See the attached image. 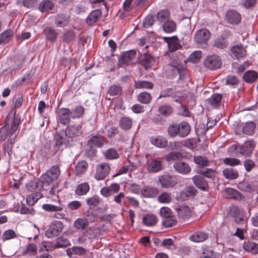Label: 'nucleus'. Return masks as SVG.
<instances>
[{
    "label": "nucleus",
    "mask_w": 258,
    "mask_h": 258,
    "mask_svg": "<svg viewBox=\"0 0 258 258\" xmlns=\"http://www.w3.org/2000/svg\"><path fill=\"white\" fill-rule=\"evenodd\" d=\"M20 122V118L15 115V112H13L12 111L10 112L7 116V124H9L11 123V128L9 133L10 134V138L8 141V145H11L13 146L17 136L16 132L18 129Z\"/></svg>",
    "instance_id": "obj_1"
},
{
    "label": "nucleus",
    "mask_w": 258,
    "mask_h": 258,
    "mask_svg": "<svg viewBox=\"0 0 258 258\" xmlns=\"http://www.w3.org/2000/svg\"><path fill=\"white\" fill-rule=\"evenodd\" d=\"M211 36V34L209 30L205 28L200 29L196 31L194 40L197 44L203 46L207 44Z\"/></svg>",
    "instance_id": "obj_2"
},
{
    "label": "nucleus",
    "mask_w": 258,
    "mask_h": 258,
    "mask_svg": "<svg viewBox=\"0 0 258 258\" xmlns=\"http://www.w3.org/2000/svg\"><path fill=\"white\" fill-rule=\"evenodd\" d=\"M57 205H54L49 204H43L42 206V209L48 212H55L54 217L56 219H64L66 214L62 212L63 210V205L61 204L60 201L59 200Z\"/></svg>",
    "instance_id": "obj_3"
},
{
    "label": "nucleus",
    "mask_w": 258,
    "mask_h": 258,
    "mask_svg": "<svg viewBox=\"0 0 258 258\" xmlns=\"http://www.w3.org/2000/svg\"><path fill=\"white\" fill-rule=\"evenodd\" d=\"M63 224L59 221H55L50 224L48 229L45 231V236L49 238L57 236L63 229Z\"/></svg>",
    "instance_id": "obj_4"
},
{
    "label": "nucleus",
    "mask_w": 258,
    "mask_h": 258,
    "mask_svg": "<svg viewBox=\"0 0 258 258\" xmlns=\"http://www.w3.org/2000/svg\"><path fill=\"white\" fill-rule=\"evenodd\" d=\"M159 181L161 187L165 188H170L174 187L178 182L176 176L164 174L158 177Z\"/></svg>",
    "instance_id": "obj_5"
},
{
    "label": "nucleus",
    "mask_w": 258,
    "mask_h": 258,
    "mask_svg": "<svg viewBox=\"0 0 258 258\" xmlns=\"http://www.w3.org/2000/svg\"><path fill=\"white\" fill-rule=\"evenodd\" d=\"M222 60L220 57L216 55L208 56L204 61V66L207 68L214 70L220 68Z\"/></svg>",
    "instance_id": "obj_6"
},
{
    "label": "nucleus",
    "mask_w": 258,
    "mask_h": 258,
    "mask_svg": "<svg viewBox=\"0 0 258 258\" xmlns=\"http://www.w3.org/2000/svg\"><path fill=\"white\" fill-rule=\"evenodd\" d=\"M110 170V166L108 164H100L96 167L95 178L97 180H103L108 174Z\"/></svg>",
    "instance_id": "obj_7"
},
{
    "label": "nucleus",
    "mask_w": 258,
    "mask_h": 258,
    "mask_svg": "<svg viewBox=\"0 0 258 258\" xmlns=\"http://www.w3.org/2000/svg\"><path fill=\"white\" fill-rule=\"evenodd\" d=\"M229 214L233 218L234 221L237 224H240L244 221V212L237 206H231L229 211Z\"/></svg>",
    "instance_id": "obj_8"
},
{
    "label": "nucleus",
    "mask_w": 258,
    "mask_h": 258,
    "mask_svg": "<svg viewBox=\"0 0 258 258\" xmlns=\"http://www.w3.org/2000/svg\"><path fill=\"white\" fill-rule=\"evenodd\" d=\"M182 97V96L180 92L176 91L173 88H167L161 92L159 98L172 97L175 101L178 102V98Z\"/></svg>",
    "instance_id": "obj_9"
},
{
    "label": "nucleus",
    "mask_w": 258,
    "mask_h": 258,
    "mask_svg": "<svg viewBox=\"0 0 258 258\" xmlns=\"http://www.w3.org/2000/svg\"><path fill=\"white\" fill-rule=\"evenodd\" d=\"M57 114L60 122L64 125L68 124L71 117V110L67 108H59Z\"/></svg>",
    "instance_id": "obj_10"
},
{
    "label": "nucleus",
    "mask_w": 258,
    "mask_h": 258,
    "mask_svg": "<svg viewBox=\"0 0 258 258\" xmlns=\"http://www.w3.org/2000/svg\"><path fill=\"white\" fill-rule=\"evenodd\" d=\"M255 145V144L253 141L248 140L245 142L243 145L239 147V151L240 153L243 156H249L252 153Z\"/></svg>",
    "instance_id": "obj_11"
},
{
    "label": "nucleus",
    "mask_w": 258,
    "mask_h": 258,
    "mask_svg": "<svg viewBox=\"0 0 258 258\" xmlns=\"http://www.w3.org/2000/svg\"><path fill=\"white\" fill-rule=\"evenodd\" d=\"M238 187L239 189L246 192H251L257 190L258 187V183L256 181H243L238 184Z\"/></svg>",
    "instance_id": "obj_12"
},
{
    "label": "nucleus",
    "mask_w": 258,
    "mask_h": 258,
    "mask_svg": "<svg viewBox=\"0 0 258 258\" xmlns=\"http://www.w3.org/2000/svg\"><path fill=\"white\" fill-rule=\"evenodd\" d=\"M82 133V125L72 124L69 125L66 130V134L69 138H73L81 135Z\"/></svg>",
    "instance_id": "obj_13"
},
{
    "label": "nucleus",
    "mask_w": 258,
    "mask_h": 258,
    "mask_svg": "<svg viewBox=\"0 0 258 258\" xmlns=\"http://www.w3.org/2000/svg\"><path fill=\"white\" fill-rule=\"evenodd\" d=\"M136 57V51L132 50L123 53L119 59L120 66L127 65Z\"/></svg>",
    "instance_id": "obj_14"
},
{
    "label": "nucleus",
    "mask_w": 258,
    "mask_h": 258,
    "mask_svg": "<svg viewBox=\"0 0 258 258\" xmlns=\"http://www.w3.org/2000/svg\"><path fill=\"white\" fill-rule=\"evenodd\" d=\"M225 17L228 22L231 24H237L241 21L240 14L234 10L227 11Z\"/></svg>",
    "instance_id": "obj_15"
},
{
    "label": "nucleus",
    "mask_w": 258,
    "mask_h": 258,
    "mask_svg": "<svg viewBox=\"0 0 258 258\" xmlns=\"http://www.w3.org/2000/svg\"><path fill=\"white\" fill-rule=\"evenodd\" d=\"M232 55L236 58H244L246 56V51L241 44L233 46L231 48Z\"/></svg>",
    "instance_id": "obj_16"
},
{
    "label": "nucleus",
    "mask_w": 258,
    "mask_h": 258,
    "mask_svg": "<svg viewBox=\"0 0 258 258\" xmlns=\"http://www.w3.org/2000/svg\"><path fill=\"white\" fill-rule=\"evenodd\" d=\"M173 167L177 172L182 174H187L191 171L190 166L184 162H176L173 165Z\"/></svg>",
    "instance_id": "obj_17"
},
{
    "label": "nucleus",
    "mask_w": 258,
    "mask_h": 258,
    "mask_svg": "<svg viewBox=\"0 0 258 258\" xmlns=\"http://www.w3.org/2000/svg\"><path fill=\"white\" fill-rule=\"evenodd\" d=\"M179 217L183 220L189 218L191 216V210L189 207L181 205L175 209Z\"/></svg>",
    "instance_id": "obj_18"
},
{
    "label": "nucleus",
    "mask_w": 258,
    "mask_h": 258,
    "mask_svg": "<svg viewBox=\"0 0 258 258\" xmlns=\"http://www.w3.org/2000/svg\"><path fill=\"white\" fill-rule=\"evenodd\" d=\"M141 193L145 197L154 198L157 195L158 189L155 187L145 186L141 190Z\"/></svg>",
    "instance_id": "obj_19"
},
{
    "label": "nucleus",
    "mask_w": 258,
    "mask_h": 258,
    "mask_svg": "<svg viewBox=\"0 0 258 258\" xmlns=\"http://www.w3.org/2000/svg\"><path fill=\"white\" fill-rule=\"evenodd\" d=\"M104 144V139L100 135L94 136L88 141V145L91 148L93 147H101Z\"/></svg>",
    "instance_id": "obj_20"
},
{
    "label": "nucleus",
    "mask_w": 258,
    "mask_h": 258,
    "mask_svg": "<svg viewBox=\"0 0 258 258\" xmlns=\"http://www.w3.org/2000/svg\"><path fill=\"white\" fill-rule=\"evenodd\" d=\"M178 136L184 138L188 135L190 131V126L186 122H181L178 124Z\"/></svg>",
    "instance_id": "obj_21"
},
{
    "label": "nucleus",
    "mask_w": 258,
    "mask_h": 258,
    "mask_svg": "<svg viewBox=\"0 0 258 258\" xmlns=\"http://www.w3.org/2000/svg\"><path fill=\"white\" fill-rule=\"evenodd\" d=\"M150 142L153 145L160 148H165L167 145V140L160 136L151 137Z\"/></svg>",
    "instance_id": "obj_22"
},
{
    "label": "nucleus",
    "mask_w": 258,
    "mask_h": 258,
    "mask_svg": "<svg viewBox=\"0 0 258 258\" xmlns=\"http://www.w3.org/2000/svg\"><path fill=\"white\" fill-rule=\"evenodd\" d=\"M258 78V74L254 71H247L243 75V79L247 83H252Z\"/></svg>",
    "instance_id": "obj_23"
},
{
    "label": "nucleus",
    "mask_w": 258,
    "mask_h": 258,
    "mask_svg": "<svg viewBox=\"0 0 258 258\" xmlns=\"http://www.w3.org/2000/svg\"><path fill=\"white\" fill-rule=\"evenodd\" d=\"M89 223V221L87 218H79L74 221V226L77 230H83L87 227Z\"/></svg>",
    "instance_id": "obj_24"
},
{
    "label": "nucleus",
    "mask_w": 258,
    "mask_h": 258,
    "mask_svg": "<svg viewBox=\"0 0 258 258\" xmlns=\"http://www.w3.org/2000/svg\"><path fill=\"white\" fill-rule=\"evenodd\" d=\"M101 16V12L99 10L92 11L88 16L86 22L89 25L95 23Z\"/></svg>",
    "instance_id": "obj_25"
},
{
    "label": "nucleus",
    "mask_w": 258,
    "mask_h": 258,
    "mask_svg": "<svg viewBox=\"0 0 258 258\" xmlns=\"http://www.w3.org/2000/svg\"><path fill=\"white\" fill-rule=\"evenodd\" d=\"M162 169V162L158 160H153L148 166L149 172H157Z\"/></svg>",
    "instance_id": "obj_26"
},
{
    "label": "nucleus",
    "mask_w": 258,
    "mask_h": 258,
    "mask_svg": "<svg viewBox=\"0 0 258 258\" xmlns=\"http://www.w3.org/2000/svg\"><path fill=\"white\" fill-rule=\"evenodd\" d=\"M140 61L141 63L147 69L153 64L154 58L147 52H145L143 56L141 57Z\"/></svg>",
    "instance_id": "obj_27"
},
{
    "label": "nucleus",
    "mask_w": 258,
    "mask_h": 258,
    "mask_svg": "<svg viewBox=\"0 0 258 258\" xmlns=\"http://www.w3.org/2000/svg\"><path fill=\"white\" fill-rule=\"evenodd\" d=\"M223 174L226 179L230 180L235 179L238 177L237 171L231 168H227L224 169Z\"/></svg>",
    "instance_id": "obj_28"
},
{
    "label": "nucleus",
    "mask_w": 258,
    "mask_h": 258,
    "mask_svg": "<svg viewBox=\"0 0 258 258\" xmlns=\"http://www.w3.org/2000/svg\"><path fill=\"white\" fill-rule=\"evenodd\" d=\"M119 123L120 127L122 130H128L132 126L133 120L132 118L128 117L123 116L120 119Z\"/></svg>",
    "instance_id": "obj_29"
},
{
    "label": "nucleus",
    "mask_w": 258,
    "mask_h": 258,
    "mask_svg": "<svg viewBox=\"0 0 258 258\" xmlns=\"http://www.w3.org/2000/svg\"><path fill=\"white\" fill-rule=\"evenodd\" d=\"M142 221L146 226H152L156 224L157 219L154 215L146 214L143 217Z\"/></svg>",
    "instance_id": "obj_30"
},
{
    "label": "nucleus",
    "mask_w": 258,
    "mask_h": 258,
    "mask_svg": "<svg viewBox=\"0 0 258 258\" xmlns=\"http://www.w3.org/2000/svg\"><path fill=\"white\" fill-rule=\"evenodd\" d=\"M244 249L252 254L258 253V244L251 242L247 241L245 242L243 244Z\"/></svg>",
    "instance_id": "obj_31"
},
{
    "label": "nucleus",
    "mask_w": 258,
    "mask_h": 258,
    "mask_svg": "<svg viewBox=\"0 0 258 258\" xmlns=\"http://www.w3.org/2000/svg\"><path fill=\"white\" fill-rule=\"evenodd\" d=\"M192 180L197 187L203 190L206 189L208 185L207 182L204 180L202 176L196 175L192 177Z\"/></svg>",
    "instance_id": "obj_32"
},
{
    "label": "nucleus",
    "mask_w": 258,
    "mask_h": 258,
    "mask_svg": "<svg viewBox=\"0 0 258 258\" xmlns=\"http://www.w3.org/2000/svg\"><path fill=\"white\" fill-rule=\"evenodd\" d=\"M44 32L46 38L50 41H55L58 34L55 29L51 27L46 28L44 30Z\"/></svg>",
    "instance_id": "obj_33"
},
{
    "label": "nucleus",
    "mask_w": 258,
    "mask_h": 258,
    "mask_svg": "<svg viewBox=\"0 0 258 258\" xmlns=\"http://www.w3.org/2000/svg\"><path fill=\"white\" fill-rule=\"evenodd\" d=\"M41 184L39 179H35L28 183L26 187L27 190L30 191H33L35 190H40L42 188Z\"/></svg>",
    "instance_id": "obj_34"
},
{
    "label": "nucleus",
    "mask_w": 258,
    "mask_h": 258,
    "mask_svg": "<svg viewBox=\"0 0 258 258\" xmlns=\"http://www.w3.org/2000/svg\"><path fill=\"white\" fill-rule=\"evenodd\" d=\"M88 168V163L85 161L79 162L75 166V172L76 175L84 174Z\"/></svg>",
    "instance_id": "obj_35"
},
{
    "label": "nucleus",
    "mask_w": 258,
    "mask_h": 258,
    "mask_svg": "<svg viewBox=\"0 0 258 258\" xmlns=\"http://www.w3.org/2000/svg\"><path fill=\"white\" fill-rule=\"evenodd\" d=\"M14 35L13 30H7L0 34V44L8 42Z\"/></svg>",
    "instance_id": "obj_36"
},
{
    "label": "nucleus",
    "mask_w": 258,
    "mask_h": 258,
    "mask_svg": "<svg viewBox=\"0 0 258 258\" xmlns=\"http://www.w3.org/2000/svg\"><path fill=\"white\" fill-rule=\"evenodd\" d=\"M208 235L204 232H196L190 236V239L195 242H201L206 240Z\"/></svg>",
    "instance_id": "obj_37"
},
{
    "label": "nucleus",
    "mask_w": 258,
    "mask_h": 258,
    "mask_svg": "<svg viewBox=\"0 0 258 258\" xmlns=\"http://www.w3.org/2000/svg\"><path fill=\"white\" fill-rule=\"evenodd\" d=\"M42 197V195L40 192H36L35 193L32 194L27 196L26 198L27 203L30 206H33Z\"/></svg>",
    "instance_id": "obj_38"
},
{
    "label": "nucleus",
    "mask_w": 258,
    "mask_h": 258,
    "mask_svg": "<svg viewBox=\"0 0 258 258\" xmlns=\"http://www.w3.org/2000/svg\"><path fill=\"white\" fill-rule=\"evenodd\" d=\"M100 232L101 229L99 228L96 226H92L86 230L85 235L89 238L92 239L99 234Z\"/></svg>",
    "instance_id": "obj_39"
},
{
    "label": "nucleus",
    "mask_w": 258,
    "mask_h": 258,
    "mask_svg": "<svg viewBox=\"0 0 258 258\" xmlns=\"http://www.w3.org/2000/svg\"><path fill=\"white\" fill-rule=\"evenodd\" d=\"M90 186L88 183H81L78 185L76 189V194L79 196L85 195L89 191Z\"/></svg>",
    "instance_id": "obj_40"
},
{
    "label": "nucleus",
    "mask_w": 258,
    "mask_h": 258,
    "mask_svg": "<svg viewBox=\"0 0 258 258\" xmlns=\"http://www.w3.org/2000/svg\"><path fill=\"white\" fill-rule=\"evenodd\" d=\"M137 100L139 102L143 104H148L152 100V97L150 93L143 92L137 96Z\"/></svg>",
    "instance_id": "obj_41"
},
{
    "label": "nucleus",
    "mask_w": 258,
    "mask_h": 258,
    "mask_svg": "<svg viewBox=\"0 0 258 258\" xmlns=\"http://www.w3.org/2000/svg\"><path fill=\"white\" fill-rule=\"evenodd\" d=\"M103 155L105 158L108 160H114L118 158L119 154L116 149L114 148H110L107 150Z\"/></svg>",
    "instance_id": "obj_42"
},
{
    "label": "nucleus",
    "mask_w": 258,
    "mask_h": 258,
    "mask_svg": "<svg viewBox=\"0 0 258 258\" xmlns=\"http://www.w3.org/2000/svg\"><path fill=\"white\" fill-rule=\"evenodd\" d=\"M134 86L136 89H152L154 85L149 81H138L135 82Z\"/></svg>",
    "instance_id": "obj_43"
},
{
    "label": "nucleus",
    "mask_w": 258,
    "mask_h": 258,
    "mask_svg": "<svg viewBox=\"0 0 258 258\" xmlns=\"http://www.w3.org/2000/svg\"><path fill=\"white\" fill-rule=\"evenodd\" d=\"M256 125L253 121L247 122L243 127V132L247 135H251L253 134Z\"/></svg>",
    "instance_id": "obj_44"
},
{
    "label": "nucleus",
    "mask_w": 258,
    "mask_h": 258,
    "mask_svg": "<svg viewBox=\"0 0 258 258\" xmlns=\"http://www.w3.org/2000/svg\"><path fill=\"white\" fill-rule=\"evenodd\" d=\"M71 113L72 118H80L84 113V109L82 106H78L71 110Z\"/></svg>",
    "instance_id": "obj_45"
},
{
    "label": "nucleus",
    "mask_w": 258,
    "mask_h": 258,
    "mask_svg": "<svg viewBox=\"0 0 258 258\" xmlns=\"http://www.w3.org/2000/svg\"><path fill=\"white\" fill-rule=\"evenodd\" d=\"M69 18L63 14L58 15L55 19V24L58 27H64L69 23Z\"/></svg>",
    "instance_id": "obj_46"
},
{
    "label": "nucleus",
    "mask_w": 258,
    "mask_h": 258,
    "mask_svg": "<svg viewBox=\"0 0 258 258\" xmlns=\"http://www.w3.org/2000/svg\"><path fill=\"white\" fill-rule=\"evenodd\" d=\"M46 173L50 176L52 179L56 180L60 175V170L58 166L54 165L48 169Z\"/></svg>",
    "instance_id": "obj_47"
},
{
    "label": "nucleus",
    "mask_w": 258,
    "mask_h": 258,
    "mask_svg": "<svg viewBox=\"0 0 258 258\" xmlns=\"http://www.w3.org/2000/svg\"><path fill=\"white\" fill-rule=\"evenodd\" d=\"M53 7V3L48 0H44L42 1L39 6V10L41 12H47L51 10Z\"/></svg>",
    "instance_id": "obj_48"
},
{
    "label": "nucleus",
    "mask_w": 258,
    "mask_h": 258,
    "mask_svg": "<svg viewBox=\"0 0 258 258\" xmlns=\"http://www.w3.org/2000/svg\"><path fill=\"white\" fill-rule=\"evenodd\" d=\"M222 96L219 94H214L208 99V103L214 107L219 106L221 103Z\"/></svg>",
    "instance_id": "obj_49"
},
{
    "label": "nucleus",
    "mask_w": 258,
    "mask_h": 258,
    "mask_svg": "<svg viewBox=\"0 0 258 258\" xmlns=\"http://www.w3.org/2000/svg\"><path fill=\"white\" fill-rule=\"evenodd\" d=\"M169 16V12L168 10H162L157 13V19L161 23H165L168 21Z\"/></svg>",
    "instance_id": "obj_50"
},
{
    "label": "nucleus",
    "mask_w": 258,
    "mask_h": 258,
    "mask_svg": "<svg viewBox=\"0 0 258 258\" xmlns=\"http://www.w3.org/2000/svg\"><path fill=\"white\" fill-rule=\"evenodd\" d=\"M39 180L40 182H41L42 187L49 186L55 180L54 179H52L51 177L46 173L42 175Z\"/></svg>",
    "instance_id": "obj_51"
},
{
    "label": "nucleus",
    "mask_w": 258,
    "mask_h": 258,
    "mask_svg": "<svg viewBox=\"0 0 258 258\" xmlns=\"http://www.w3.org/2000/svg\"><path fill=\"white\" fill-rule=\"evenodd\" d=\"M214 46L219 49H224L228 46V42L225 38L221 37L215 40Z\"/></svg>",
    "instance_id": "obj_52"
},
{
    "label": "nucleus",
    "mask_w": 258,
    "mask_h": 258,
    "mask_svg": "<svg viewBox=\"0 0 258 258\" xmlns=\"http://www.w3.org/2000/svg\"><path fill=\"white\" fill-rule=\"evenodd\" d=\"M163 30L166 33H171L175 30L176 25L173 21H167L163 25Z\"/></svg>",
    "instance_id": "obj_53"
},
{
    "label": "nucleus",
    "mask_w": 258,
    "mask_h": 258,
    "mask_svg": "<svg viewBox=\"0 0 258 258\" xmlns=\"http://www.w3.org/2000/svg\"><path fill=\"white\" fill-rule=\"evenodd\" d=\"M122 88L119 85H111L108 91V93L110 96H118L121 94Z\"/></svg>",
    "instance_id": "obj_54"
},
{
    "label": "nucleus",
    "mask_w": 258,
    "mask_h": 258,
    "mask_svg": "<svg viewBox=\"0 0 258 258\" xmlns=\"http://www.w3.org/2000/svg\"><path fill=\"white\" fill-rule=\"evenodd\" d=\"M172 200L171 194L166 192L162 193L158 197V201L160 203L168 204Z\"/></svg>",
    "instance_id": "obj_55"
},
{
    "label": "nucleus",
    "mask_w": 258,
    "mask_h": 258,
    "mask_svg": "<svg viewBox=\"0 0 258 258\" xmlns=\"http://www.w3.org/2000/svg\"><path fill=\"white\" fill-rule=\"evenodd\" d=\"M202 55V52L201 51H195L189 55L188 60L192 63H197L200 61Z\"/></svg>",
    "instance_id": "obj_56"
},
{
    "label": "nucleus",
    "mask_w": 258,
    "mask_h": 258,
    "mask_svg": "<svg viewBox=\"0 0 258 258\" xmlns=\"http://www.w3.org/2000/svg\"><path fill=\"white\" fill-rule=\"evenodd\" d=\"M164 39H167L168 48L170 51H173L178 48L179 44L176 39L166 37H165Z\"/></svg>",
    "instance_id": "obj_57"
},
{
    "label": "nucleus",
    "mask_w": 258,
    "mask_h": 258,
    "mask_svg": "<svg viewBox=\"0 0 258 258\" xmlns=\"http://www.w3.org/2000/svg\"><path fill=\"white\" fill-rule=\"evenodd\" d=\"M37 247L34 244H29L26 246V249L23 252L24 254H27L30 255H34L37 253Z\"/></svg>",
    "instance_id": "obj_58"
},
{
    "label": "nucleus",
    "mask_w": 258,
    "mask_h": 258,
    "mask_svg": "<svg viewBox=\"0 0 258 258\" xmlns=\"http://www.w3.org/2000/svg\"><path fill=\"white\" fill-rule=\"evenodd\" d=\"M69 244V241L67 238L60 237L56 239L55 246L57 248L66 247Z\"/></svg>",
    "instance_id": "obj_59"
},
{
    "label": "nucleus",
    "mask_w": 258,
    "mask_h": 258,
    "mask_svg": "<svg viewBox=\"0 0 258 258\" xmlns=\"http://www.w3.org/2000/svg\"><path fill=\"white\" fill-rule=\"evenodd\" d=\"M16 237V234L15 232L12 229H9L8 230L5 231L2 237L3 241H5L6 240H8L13 238H14Z\"/></svg>",
    "instance_id": "obj_60"
},
{
    "label": "nucleus",
    "mask_w": 258,
    "mask_h": 258,
    "mask_svg": "<svg viewBox=\"0 0 258 258\" xmlns=\"http://www.w3.org/2000/svg\"><path fill=\"white\" fill-rule=\"evenodd\" d=\"M194 162L200 166H207L208 165V161L205 157L201 156H195L194 158Z\"/></svg>",
    "instance_id": "obj_61"
},
{
    "label": "nucleus",
    "mask_w": 258,
    "mask_h": 258,
    "mask_svg": "<svg viewBox=\"0 0 258 258\" xmlns=\"http://www.w3.org/2000/svg\"><path fill=\"white\" fill-rule=\"evenodd\" d=\"M172 108L169 105H163L159 108V111L163 115H169L172 112Z\"/></svg>",
    "instance_id": "obj_62"
},
{
    "label": "nucleus",
    "mask_w": 258,
    "mask_h": 258,
    "mask_svg": "<svg viewBox=\"0 0 258 258\" xmlns=\"http://www.w3.org/2000/svg\"><path fill=\"white\" fill-rule=\"evenodd\" d=\"M178 124H173L170 125L168 128V133L171 137L178 136Z\"/></svg>",
    "instance_id": "obj_63"
},
{
    "label": "nucleus",
    "mask_w": 258,
    "mask_h": 258,
    "mask_svg": "<svg viewBox=\"0 0 258 258\" xmlns=\"http://www.w3.org/2000/svg\"><path fill=\"white\" fill-rule=\"evenodd\" d=\"M176 220L172 216L164 218L162 224L165 227H170L175 225Z\"/></svg>",
    "instance_id": "obj_64"
}]
</instances>
